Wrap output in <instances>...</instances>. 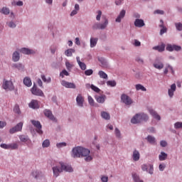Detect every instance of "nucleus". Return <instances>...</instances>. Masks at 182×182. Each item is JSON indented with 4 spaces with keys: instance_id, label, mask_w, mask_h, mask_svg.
Returning a JSON list of instances; mask_svg holds the SVG:
<instances>
[{
    "instance_id": "nucleus-9",
    "label": "nucleus",
    "mask_w": 182,
    "mask_h": 182,
    "mask_svg": "<svg viewBox=\"0 0 182 182\" xmlns=\"http://www.w3.org/2000/svg\"><path fill=\"white\" fill-rule=\"evenodd\" d=\"M31 92L32 95H34L35 96H43V92L42 91V90L38 89L36 85H34L31 89Z\"/></svg>"
},
{
    "instance_id": "nucleus-54",
    "label": "nucleus",
    "mask_w": 182,
    "mask_h": 182,
    "mask_svg": "<svg viewBox=\"0 0 182 182\" xmlns=\"http://www.w3.org/2000/svg\"><path fill=\"white\" fill-rule=\"evenodd\" d=\"M0 147H1V149H5L6 150H9V144H1Z\"/></svg>"
},
{
    "instance_id": "nucleus-7",
    "label": "nucleus",
    "mask_w": 182,
    "mask_h": 182,
    "mask_svg": "<svg viewBox=\"0 0 182 182\" xmlns=\"http://www.w3.org/2000/svg\"><path fill=\"white\" fill-rule=\"evenodd\" d=\"M22 127H23V123L19 122L14 127L10 129V134H14V133H17V132H22Z\"/></svg>"
},
{
    "instance_id": "nucleus-53",
    "label": "nucleus",
    "mask_w": 182,
    "mask_h": 182,
    "mask_svg": "<svg viewBox=\"0 0 182 182\" xmlns=\"http://www.w3.org/2000/svg\"><path fill=\"white\" fill-rule=\"evenodd\" d=\"M115 136L118 139H120V137L122 136V134H120V130H119V129H117V128H115Z\"/></svg>"
},
{
    "instance_id": "nucleus-43",
    "label": "nucleus",
    "mask_w": 182,
    "mask_h": 182,
    "mask_svg": "<svg viewBox=\"0 0 182 182\" xmlns=\"http://www.w3.org/2000/svg\"><path fill=\"white\" fill-rule=\"evenodd\" d=\"M41 79L43 82H46L47 83H50L51 82L50 77L46 78L45 75H41Z\"/></svg>"
},
{
    "instance_id": "nucleus-29",
    "label": "nucleus",
    "mask_w": 182,
    "mask_h": 182,
    "mask_svg": "<svg viewBox=\"0 0 182 182\" xmlns=\"http://www.w3.org/2000/svg\"><path fill=\"white\" fill-rule=\"evenodd\" d=\"M101 116L102 119H105V120H110V114L107 113V112H101Z\"/></svg>"
},
{
    "instance_id": "nucleus-17",
    "label": "nucleus",
    "mask_w": 182,
    "mask_h": 182,
    "mask_svg": "<svg viewBox=\"0 0 182 182\" xmlns=\"http://www.w3.org/2000/svg\"><path fill=\"white\" fill-rule=\"evenodd\" d=\"M176 84H172L171 85V89L168 90L169 97H173V96H174V92H176Z\"/></svg>"
},
{
    "instance_id": "nucleus-22",
    "label": "nucleus",
    "mask_w": 182,
    "mask_h": 182,
    "mask_svg": "<svg viewBox=\"0 0 182 182\" xmlns=\"http://www.w3.org/2000/svg\"><path fill=\"white\" fill-rule=\"evenodd\" d=\"M160 22L161 24L159 25L160 28H162L160 31V35H163L164 33H166L167 32V28L164 26V22L163 20H160Z\"/></svg>"
},
{
    "instance_id": "nucleus-49",
    "label": "nucleus",
    "mask_w": 182,
    "mask_h": 182,
    "mask_svg": "<svg viewBox=\"0 0 182 182\" xmlns=\"http://www.w3.org/2000/svg\"><path fill=\"white\" fill-rule=\"evenodd\" d=\"M175 26L177 31H182V23H175Z\"/></svg>"
},
{
    "instance_id": "nucleus-28",
    "label": "nucleus",
    "mask_w": 182,
    "mask_h": 182,
    "mask_svg": "<svg viewBox=\"0 0 182 182\" xmlns=\"http://www.w3.org/2000/svg\"><path fill=\"white\" fill-rule=\"evenodd\" d=\"M19 139L22 143H27V141H29V137L26 135H20Z\"/></svg>"
},
{
    "instance_id": "nucleus-34",
    "label": "nucleus",
    "mask_w": 182,
    "mask_h": 182,
    "mask_svg": "<svg viewBox=\"0 0 182 182\" xmlns=\"http://www.w3.org/2000/svg\"><path fill=\"white\" fill-rule=\"evenodd\" d=\"M19 53H18L17 51L14 52L13 53V60L14 62H18V60H19Z\"/></svg>"
},
{
    "instance_id": "nucleus-26",
    "label": "nucleus",
    "mask_w": 182,
    "mask_h": 182,
    "mask_svg": "<svg viewBox=\"0 0 182 182\" xmlns=\"http://www.w3.org/2000/svg\"><path fill=\"white\" fill-rule=\"evenodd\" d=\"M97 41L99 39L97 38H90V48H95L96 45H97Z\"/></svg>"
},
{
    "instance_id": "nucleus-14",
    "label": "nucleus",
    "mask_w": 182,
    "mask_h": 182,
    "mask_svg": "<svg viewBox=\"0 0 182 182\" xmlns=\"http://www.w3.org/2000/svg\"><path fill=\"white\" fill-rule=\"evenodd\" d=\"M29 107L31 109H39V102L36 100H32L31 102L28 104Z\"/></svg>"
},
{
    "instance_id": "nucleus-52",
    "label": "nucleus",
    "mask_w": 182,
    "mask_h": 182,
    "mask_svg": "<svg viewBox=\"0 0 182 182\" xmlns=\"http://www.w3.org/2000/svg\"><path fill=\"white\" fill-rule=\"evenodd\" d=\"M175 129H182V122H178L174 124Z\"/></svg>"
},
{
    "instance_id": "nucleus-45",
    "label": "nucleus",
    "mask_w": 182,
    "mask_h": 182,
    "mask_svg": "<svg viewBox=\"0 0 182 182\" xmlns=\"http://www.w3.org/2000/svg\"><path fill=\"white\" fill-rule=\"evenodd\" d=\"M88 102L90 106H95V100L90 95L88 96Z\"/></svg>"
},
{
    "instance_id": "nucleus-8",
    "label": "nucleus",
    "mask_w": 182,
    "mask_h": 182,
    "mask_svg": "<svg viewBox=\"0 0 182 182\" xmlns=\"http://www.w3.org/2000/svg\"><path fill=\"white\" fill-rule=\"evenodd\" d=\"M32 124L36 127L37 133L38 134H43V131H42V125L39 121L31 120Z\"/></svg>"
},
{
    "instance_id": "nucleus-2",
    "label": "nucleus",
    "mask_w": 182,
    "mask_h": 182,
    "mask_svg": "<svg viewBox=\"0 0 182 182\" xmlns=\"http://www.w3.org/2000/svg\"><path fill=\"white\" fill-rule=\"evenodd\" d=\"M60 164L61 168L59 166L53 167V173L55 177H58L62 171H68V173H72V171H73L72 166L63 162H60Z\"/></svg>"
},
{
    "instance_id": "nucleus-51",
    "label": "nucleus",
    "mask_w": 182,
    "mask_h": 182,
    "mask_svg": "<svg viewBox=\"0 0 182 182\" xmlns=\"http://www.w3.org/2000/svg\"><path fill=\"white\" fill-rule=\"evenodd\" d=\"M58 149H60L62 147H66V142H60L56 144Z\"/></svg>"
},
{
    "instance_id": "nucleus-11",
    "label": "nucleus",
    "mask_w": 182,
    "mask_h": 182,
    "mask_svg": "<svg viewBox=\"0 0 182 182\" xmlns=\"http://www.w3.org/2000/svg\"><path fill=\"white\" fill-rule=\"evenodd\" d=\"M62 86H64V87H67L68 89H76V85L73 82H69L65 80L61 81Z\"/></svg>"
},
{
    "instance_id": "nucleus-27",
    "label": "nucleus",
    "mask_w": 182,
    "mask_h": 182,
    "mask_svg": "<svg viewBox=\"0 0 182 182\" xmlns=\"http://www.w3.org/2000/svg\"><path fill=\"white\" fill-rule=\"evenodd\" d=\"M132 178L134 182H144L143 180L140 179V176L136 173H132Z\"/></svg>"
},
{
    "instance_id": "nucleus-18",
    "label": "nucleus",
    "mask_w": 182,
    "mask_h": 182,
    "mask_svg": "<svg viewBox=\"0 0 182 182\" xmlns=\"http://www.w3.org/2000/svg\"><path fill=\"white\" fill-rule=\"evenodd\" d=\"M154 50H158V52H164L166 49V45L161 44V46H156L153 47Z\"/></svg>"
},
{
    "instance_id": "nucleus-42",
    "label": "nucleus",
    "mask_w": 182,
    "mask_h": 182,
    "mask_svg": "<svg viewBox=\"0 0 182 182\" xmlns=\"http://www.w3.org/2000/svg\"><path fill=\"white\" fill-rule=\"evenodd\" d=\"M31 175L33 177H35L36 178H39V176H41V173L38 171H34L32 172Z\"/></svg>"
},
{
    "instance_id": "nucleus-61",
    "label": "nucleus",
    "mask_w": 182,
    "mask_h": 182,
    "mask_svg": "<svg viewBox=\"0 0 182 182\" xmlns=\"http://www.w3.org/2000/svg\"><path fill=\"white\" fill-rule=\"evenodd\" d=\"M159 168L160 171H164V168H166V165L160 164Z\"/></svg>"
},
{
    "instance_id": "nucleus-3",
    "label": "nucleus",
    "mask_w": 182,
    "mask_h": 182,
    "mask_svg": "<svg viewBox=\"0 0 182 182\" xmlns=\"http://www.w3.org/2000/svg\"><path fill=\"white\" fill-rule=\"evenodd\" d=\"M149 120V116L146 114H136L132 119L131 123L133 124H137V123H141V122H147Z\"/></svg>"
},
{
    "instance_id": "nucleus-21",
    "label": "nucleus",
    "mask_w": 182,
    "mask_h": 182,
    "mask_svg": "<svg viewBox=\"0 0 182 182\" xmlns=\"http://www.w3.org/2000/svg\"><path fill=\"white\" fill-rule=\"evenodd\" d=\"M132 158L134 161H139V160H140V153L139 152V151H134Z\"/></svg>"
},
{
    "instance_id": "nucleus-23",
    "label": "nucleus",
    "mask_w": 182,
    "mask_h": 182,
    "mask_svg": "<svg viewBox=\"0 0 182 182\" xmlns=\"http://www.w3.org/2000/svg\"><path fill=\"white\" fill-rule=\"evenodd\" d=\"M23 83L25 86H27V87H31L32 86V80L28 77H26L23 79Z\"/></svg>"
},
{
    "instance_id": "nucleus-47",
    "label": "nucleus",
    "mask_w": 182,
    "mask_h": 182,
    "mask_svg": "<svg viewBox=\"0 0 182 182\" xmlns=\"http://www.w3.org/2000/svg\"><path fill=\"white\" fill-rule=\"evenodd\" d=\"M90 87L92 90H94V92H96V93H99V92H100V89H99V87L95 86L94 85H91Z\"/></svg>"
},
{
    "instance_id": "nucleus-63",
    "label": "nucleus",
    "mask_w": 182,
    "mask_h": 182,
    "mask_svg": "<svg viewBox=\"0 0 182 182\" xmlns=\"http://www.w3.org/2000/svg\"><path fill=\"white\" fill-rule=\"evenodd\" d=\"M75 44H77V46H80V40L77 37L75 38Z\"/></svg>"
},
{
    "instance_id": "nucleus-6",
    "label": "nucleus",
    "mask_w": 182,
    "mask_h": 182,
    "mask_svg": "<svg viewBox=\"0 0 182 182\" xmlns=\"http://www.w3.org/2000/svg\"><path fill=\"white\" fill-rule=\"evenodd\" d=\"M121 100L122 103H124V105H127V106H130L132 103H133V100H132V98L129 97L126 94H122L121 95Z\"/></svg>"
},
{
    "instance_id": "nucleus-31",
    "label": "nucleus",
    "mask_w": 182,
    "mask_h": 182,
    "mask_svg": "<svg viewBox=\"0 0 182 182\" xmlns=\"http://www.w3.org/2000/svg\"><path fill=\"white\" fill-rule=\"evenodd\" d=\"M98 75H99V76H100V77L101 78V79H107V77H108V76H107V75L106 74V73H105L104 71H102V70H100L99 72H98Z\"/></svg>"
},
{
    "instance_id": "nucleus-16",
    "label": "nucleus",
    "mask_w": 182,
    "mask_h": 182,
    "mask_svg": "<svg viewBox=\"0 0 182 182\" xmlns=\"http://www.w3.org/2000/svg\"><path fill=\"white\" fill-rule=\"evenodd\" d=\"M134 26H136V28H143V26H144V21L136 18L134 21Z\"/></svg>"
},
{
    "instance_id": "nucleus-36",
    "label": "nucleus",
    "mask_w": 182,
    "mask_h": 182,
    "mask_svg": "<svg viewBox=\"0 0 182 182\" xmlns=\"http://www.w3.org/2000/svg\"><path fill=\"white\" fill-rule=\"evenodd\" d=\"M75 53V50L70 48L65 50V53L66 56H72V55Z\"/></svg>"
},
{
    "instance_id": "nucleus-4",
    "label": "nucleus",
    "mask_w": 182,
    "mask_h": 182,
    "mask_svg": "<svg viewBox=\"0 0 182 182\" xmlns=\"http://www.w3.org/2000/svg\"><path fill=\"white\" fill-rule=\"evenodd\" d=\"M3 89H4V90H15V87L14 86V83L12 82V81H8V80H5L3 82V85H2Z\"/></svg>"
},
{
    "instance_id": "nucleus-5",
    "label": "nucleus",
    "mask_w": 182,
    "mask_h": 182,
    "mask_svg": "<svg viewBox=\"0 0 182 182\" xmlns=\"http://www.w3.org/2000/svg\"><path fill=\"white\" fill-rule=\"evenodd\" d=\"M104 21L105 22L103 23H95L92 26L93 29H106V28H107V25H109V20L105 17Z\"/></svg>"
},
{
    "instance_id": "nucleus-33",
    "label": "nucleus",
    "mask_w": 182,
    "mask_h": 182,
    "mask_svg": "<svg viewBox=\"0 0 182 182\" xmlns=\"http://www.w3.org/2000/svg\"><path fill=\"white\" fill-rule=\"evenodd\" d=\"M136 90H141L142 92H146L147 89L144 87V86L141 85V84H137L135 85Z\"/></svg>"
},
{
    "instance_id": "nucleus-13",
    "label": "nucleus",
    "mask_w": 182,
    "mask_h": 182,
    "mask_svg": "<svg viewBox=\"0 0 182 182\" xmlns=\"http://www.w3.org/2000/svg\"><path fill=\"white\" fill-rule=\"evenodd\" d=\"M166 50H168L169 52H173V50H176V51L181 50V46L168 44L166 46Z\"/></svg>"
},
{
    "instance_id": "nucleus-12",
    "label": "nucleus",
    "mask_w": 182,
    "mask_h": 182,
    "mask_svg": "<svg viewBox=\"0 0 182 182\" xmlns=\"http://www.w3.org/2000/svg\"><path fill=\"white\" fill-rule=\"evenodd\" d=\"M44 114L46 117L50 119V120H52L53 122H57L56 118L55 116H53V114H52V111L49 109H45L44 110Z\"/></svg>"
},
{
    "instance_id": "nucleus-48",
    "label": "nucleus",
    "mask_w": 182,
    "mask_h": 182,
    "mask_svg": "<svg viewBox=\"0 0 182 182\" xmlns=\"http://www.w3.org/2000/svg\"><path fill=\"white\" fill-rule=\"evenodd\" d=\"M154 15L158 14V15H164V11L157 9L154 11Z\"/></svg>"
},
{
    "instance_id": "nucleus-64",
    "label": "nucleus",
    "mask_w": 182,
    "mask_h": 182,
    "mask_svg": "<svg viewBox=\"0 0 182 182\" xmlns=\"http://www.w3.org/2000/svg\"><path fill=\"white\" fill-rule=\"evenodd\" d=\"M140 45H141V43H140V41L135 40L134 41V46H140Z\"/></svg>"
},
{
    "instance_id": "nucleus-24",
    "label": "nucleus",
    "mask_w": 182,
    "mask_h": 182,
    "mask_svg": "<svg viewBox=\"0 0 182 182\" xmlns=\"http://www.w3.org/2000/svg\"><path fill=\"white\" fill-rule=\"evenodd\" d=\"M149 113L151 114V116H153V117H154V119H156V120H160L161 119L160 115H159V114H157L154 109H149Z\"/></svg>"
},
{
    "instance_id": "nucleus-62",
    "label": "nucleus",
    "mask_w": 182,
    "mask_h": 182,
    "mask_svg": "<svg viewBox=\"0 0 182 182\" xmlns=\"http://www.w3.org/2000/svg\"><path fill=\"white\" fill-rule=\"evenodd\" d=\"M160 145L161 147H166V146H167V142L166 141H161Z\"/></svg>"
},
{
    "instance_id": "nucleus-46",
    "label": "nucleus",
    "mask_w": 182,
    "mask_h": 182,
    "mask_svg": "<svg viewBox=\"0 0 182 182\" xmlns=\"http://www.w3.org/2000/svg\"><path fill=\"white\" fill-rule=\"evenodd\" d=\"M85 76H91V75H93V70L89 69L85 71Z\"/></svg>"
},
{
    "instance_id": "nucleus-56",
    "label": "nucleus",
    "mask_w": 182,
    "mask_h": 182,
    "mask_svg": "<svg viewBox=\"0 0 182 182\" xmlns=\"http://www.w3.org/2000/svg\"><path fill=\"white\" fill-rule=\"evenodd\" d=\"M65 65H66L68 70H70L71 68H73V65H72V64H70V63H69V62H66Z\"/></svg>"
},
{
    "instance_id": "nucleus-59",
    "label": "nucleus",
    "mask_w": 182,
    "mask_h": 182,
    "mask_svg": "<svg viewBox=\"0 0 182 182\" xmlns=\"http://www.w3.org/2000/svg\"><path fill=\"white\" fill-rule=\"evenodd\" d=\"M147 168H149V166L146 164L141 166V170H143V171H147Z\"/></svg>"
},
{
    "instance_id": "nucleus-44",
    "label": "nucleus",
    "mask_w": 182,
    "mask_h": 182,
    "mask_svg": "<svg viewBox=\"0 0 182 182\" xmlns=\"http://www.w3.org/2000/svg\"><path fill=\"white\" fill-rule=\"evenodd\" d=\"M60 76H61V77H65V76H69V73L66 70H63L60 73Z\"/></svg>"
},
{
    "instance_id": "nucleus-1",
    "label": "nucleus",
    "mask_w": 182,
    "mask_h": 182,
    "mask_svg": "<svg viewBox=\"0 0 182 182\" xmlns=\"http://www.w3.org/2000/svg\"><path fill=\"white\" fill-rule=\"evenodd\" d=\"M89 154H90V150L82 146L75 147L72 150V156L74 157V159L85 157V161H92L93 158Z\"/></svg>"
},
{
    "instance_id": "nucleus-25",
    "label": "nucleus",
    "mask_w": 182,
    "mask_h": 182,
    "mask_svg": "<svg viewBox=\"0 0 182 182\" xmlns=\"http://www.w3.org/2000/svg\"><path fill=\"white\" fill-rule=\"evenodd\" d=\"M20 52H21V53H24V55H31V53H33V50L26 48H21Z\"/></svg>"
},
{
    "instance_id": "nucleus-30",
    "label": "nucleus",
    "mask_w": 182,
    "mask_h": 182,
    "mask_svg": "<svg viewBox=\"0 0 182 182\" xmlns=\"http://www.w3.org/2000/svg\"><path fill=\"white\" fill-rule=\"evenodd\" d=\"M167 154L165 152H161V154L159 156V159L160 161H164L167 159Z\"/></svg>"
},
{
    "instance_id": "nucleus-58",
    "label": "nucleus",
    "mask_w": 182,
    "mask_h": 182,
    "mask_svg": "<svg viewBox=\"0 0 182 182\" xmlns=\"http://www.w3.org/2000/svg\"><path fill=\"white\" fill-rule=\"evenodd\" d=\"M5 126H6V122L0 121V129H4Z\"/></svg>"
},
{
    "instance_id": "nucleus-15",
    "label": "nucleus",
    "mask_w": 182,
    "mask_h": 182,
    "mask_svg": "<svg viewBox=\"0 0 182 182\" xmlns=\"http://www.w3.org/2000/svg\"><path fill=\"white\" fill-rule=\"evenodd\" d=\"M77 104L80 106V107H83V102H85V99L82 96V95H78L76 98Z\"/></svg>"
},
{
    "instance_id": "nucleus-41",
    "label": "nucleus",
    "mask_w": 182,
    "mask_h": 182,
    "mask_svg": "<svg viewBox=\"0 0 182 182\" xmlns=\"http://www.w3.org/2000/svg\"><path fill=\"white\" fill-rule=\"evenodd\" d=\"M43 147H49L50 146V141L48 139H46L43 144H42Z\"/></svg>"
},
{
    "instance_id": "nucleus-50",
    "label": "nucleus",
    "mask_w": 182,
    "mask_h": 182,
    "mask_svg": "<svg viewBox=\"0 0 182 182\" xmlns=\"http://www.w3.org/2000/svg\"><path fill=\"white\" fill-rule=\"evenodd\" d=\"M78 65L82 70H86V64L85 63L81 62Z\"/></svg>"
},
{
    "instance_id": "nucleus-32",
    "label": "nucleus",
    "mask_w": 182,
    "mask_h": 182,
    "mask_svg": "<svg viewBox=\"0 0 182 182\" xmlns=\"http://www.w3.org/2000/svg\"><path fill=\"white\" fill-rule=\"evenodd\" d=\"M146 139H147L149 143H150L151 144H156V138H154V136L149 135L147 136Z\"/></svg>"
},
{
    "instance_id": "nucleus-20",
    "label": "nucleus",
    "mask_w": 182,
    "mask_h": 182,
    "mask_svg": "<svg viewBox=\"0 0 182 182\" xmlns=\"http://www.w3.org/2000/svg\"><path fill=\"white\" fill-rule=\"evenodd\" d=\"M95 100L97 103H103L106 100V95H97L95 96Z\"/></svg>"
},
{
    "instance_id": "nucleus-57",
    "label": "nucleus",
    "mask_w": 182,
    "mask_h": 182,
    "mask_svg": "<svg viewBox=\"0 0 182 182\" xmlns=\"http://www.w3.org/2000/svg\"><path fill=\"white\" fill-rule=\"evenodd\" d=\"M101 180L102 182H107L109 181V177L103 176H102Z\"/></svg>"
},
{
    "instance_id": "nucleus-60",
    "label": "nucleus",
    "mask_w": 182,
    "mask_h": 182,
    "mask_svg": "<svg viewBox=\"0 0 182 182\" xmlns=\"http://www.w3.org/2000/svg\"><path fill=\"white\" fill-rule=\"evenodd\" d=\"M8 25H9V28H16V26L15 23H14L12 21L9 22Z\"/></svg>"
},
{
    "instance_id": "nucleus-38",
    "label": "nucleus",
    "mask_w": 182,
    "mask_h": 182,
    "mask_svg": "<svg viewBox=\"0 0 182 182\" xmlns=\"http://www.w3.org/2000/svg\"><path fill=\"white\" fill-rule=\"evenodd\" d=\"M168 69H170V70H171L172 73H174V70H173V67H171V65H168L167 68H165L164 73H165V75H167V73H168Z\"/></svg>"
},
{
    "instance_id": "nucleus-37",
    "label": "nucleus",
    "mask_w": 182,
    "mask_h": 182,
    "mask_svg": "<svg viewBox=\"0 0 182 182\" xmlns=\"http://www.w3.org/2000/svg\"><path fill=\"white\" fill-rule=\"evenodd\" d=\"M18 147V144L16 143L9 144V149L11 150H16Z\"/></svg>"
},
{
    "instance_id": "nucleus-39",
    "label": "nucleus",
    "mask_w": 182,
    "mask_h": 182,
    "mask_svg": "<svg viewBox=\"0 0 182 182\" xmlns=\"http://www.w3.org/2000/svg\"><path fill=\"white\" fill-rule=\"evenodd\" d=\"M14 113H16V114H21V109L19 108V105H15L14 108Z\"/></svg>"
},
{
    "instance_id": "nucleus-19",
    "label": "nucleus",
    "mask_w": 182,
    "mask_h": 182,
    "mask_svg": "<svg viewBox=\"0 0 182 182\" xmlns=\"http://www.w3.org/2000/svg\"><path fill=\"white\" fill-rule=\"evenodd\" d=\"M126 15V10H122L121 12L119 13V15L117 16L116 18V22H122V19L124 18Z\"/></svg>"
},
{
    "instance_id": "nucleus-40",
    "label": "nucleus",
    "mask_w": 182,
    "mask_h": 182,
    "mask_svg": "<svg viewBox=\"0 0 182 182\" xmlns=\"http://www.w3.org/2000/svg\"><path fill=\"white\" fill-rule=\"evenodd\" d=\"M107 86H110L111 87H114L116 86V81L114 80H109L107 82Z\"/></svg>"
},
{
    "instance_id": "nucleus-10",
    "label": "nucleus",
    "mask_w": 182,
    "mask_h": 182,
    "mask_svg": "<svg viewBox=\"0 0 182 182\" xmlns=\"http://www.w3.org/2000/svg\"><path fill=\"white\" fill-rule=\"evenodd\" d=\"M153 66L154 68H155V69H159V70H161V69L164 68V64L162 63L161 60H160V58H156Z\"/></svg>"
},
{
    "instance_id": "nucleus-35",
    "label": "nucleus",
    "mask_w": 182,
    "mask_h": 182,
    "mask_svg": "<svg viewBox=\"0 0 182 182\" xmlns=\"http://www.w3.org/2000/svg\"><path fill=\"white\" fill-rule=\"evenodd\" d=\"M0 12L1 14H4V15H9V9L6 7H3L2 9L0 10Z\"/></svg>"
},
{
    "instance_id": "nucleus-55",
    "label": "nucleus",
    "mask_w": 182,
    "mask_h": 182,
    "mask_svg": "<svg viewBox=\"0 0 182 182\" xmlns=\"http://www.w3.org/2000/svg\"><path fill=\"white\" fill-rule=\"evenodd\" d=\"M97 14L96 19L97 21H100V18H102V11H98Z\"/></svg>"
}]
</instances>
